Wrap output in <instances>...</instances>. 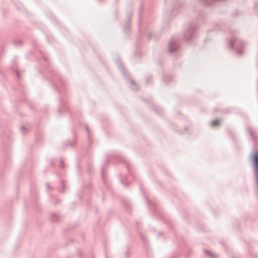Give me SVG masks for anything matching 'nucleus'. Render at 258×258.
<instances>
[{
	"label": "nucleus",
	"mask_w": 258,
	"mask_h": 258,
	"mask_svg": "<svg viewBox=\"0 0 258 258\" xmlns=\"http://www.w3.org/2000/svg\"><path fill=\"white\" fill-rule=\"evenodd\" d=\"M220 121L219 119H215L211 121V124L212 126L215 127L219 125Z\"/></svg>",
	"instance_id": "1"
},
{
	"label": "nucleus",
	"mask_w": 258,
	"mask_h": 258,
	"mask_svg": "<svg viewBox=\"0 0 258 258\" xmlns=\"http://www.w3.org/2000/svg\"><path fill=\"white\" fill-rule=\"evenodd\" d=\"M254 159L256 174H257V176L258 178V155H255L254 156Z\"/></svg>",
	"instance_id": "2"
}]
</instances>
